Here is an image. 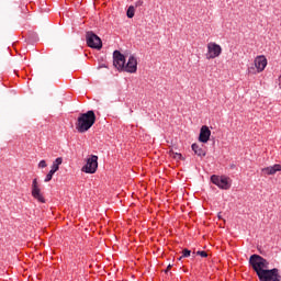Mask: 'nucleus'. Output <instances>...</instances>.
I'll return each mask as SVG.
<instances>
[{"mask_svg": "<svg viewBox=\"0 0 281 281\" xmlns=\"http://www.w3.org/2000/svg\"><path fill=\"white\" fill-rule=\"evenodd\" d=\"M249 265L257 273L259 281H281L280 270L278 268L269 269V262L260 255H251Z\"/></svg>", "mask_w": 281, "mask_h": 281, "instance_id": "f257e3e1", "label": "nucleus"}, {"mask_svg": "<svg viewBox=\"0 0 281 281\" xmlns=\"http://www.w3.org/2000/svg\"><path fill=\"white\" fill-rule=\"evenodd\" d=\"M93 124H95V112L93 110H89L86 113L79 114L75 126L78 133H87Z\"/></svg>", "mask_w": 281, "mask_h": 281, "instance_id": "f03ea898", "label": "nucleus"}, {"mask_svg": "<svg viewBox=\"0 0 281 281\" xmlns=\"http://www.w3.org/2000/svg\"><path fill=\"white\" fill-rule=\"evenodd\" d=\"M229 181L232 180L227 176H211V182L214 186H217L220 190H229V188H232V183Z\"/></svg>", "mask_w": 281, "mask_h": 281, "instance_id": "7ed1b4c3", "label": "nucleus"}, {"mask_svg": "<svg viewBox=\"0 0 281 281\" xmlns=\"http://www.w3.org/2000/svg\"><path fill=\"white\" fill-rule=\"evenodd\" d=\"M98 171V156L91 155L87 158L86 165L81 168V172H86V175H95Z\"/></svg>", "mask_w": 281, "mask_h": 281, "instance_id": "20e7f679", "label": "nucleus"}, {"mask_svg": "<svg viewBox=\"0 0 281 281\" xmlns=\"http://www.w3.org/2000/svg\"><path fill=\"white\" fill-rule=\"evenodd\" d=\"M31 194L35 201L38 203H46L45 195H43V191H41V184H38V179L35 178L31 184Z\"/></svg>", "mask_w": 281, "mask_h": 281, "instance_id": "39448f33", "label": "nucleus"}, {"mask_svg": "<svg viewBox=\"0 0 281 281\" xmlns=\"http://www.w3.org/2000/svg\"><path fill=\"white\" fill-rule=\"evenodd\" d=\"M86 41L88 47H91V49H100L102 47V40L100 36L93 33V31L86 33Z\"/></svg>", "mask_w": 281, "mask_h": 281, "instance_id": "423d86ee", "label": "nucleus"}, {"mask_svg": "<svg viewBox=\"0 0 281 281\" xmlns=\"http://www.w3.org/2000/svg\"><path fill=\"white\" fill-rule=\"evenodd\" d=\"M206 47H207V53H206L207 60H214V58H218V56L223 54V47H221V45L216 44L215 42L209 43Z\"/></svg>", "mask_w": 281, "mask_h": 281, "instance_id": "0eeeda50", "label": "nucleus"}, {"mask_svg": "<svg viewBox=\"0 0 281 281\" xmlns=\"http://www.w3.org/2000/svg\"><path fill=\"white\" fill-rule=\"evenodd\" d=\"M113 65L117 71H123L124 65H126V57L122 52L114 50L113 52Z\"/></svg>", "mask_w": 281, "mask_h": 281, "instance_id": "6e6552de", "label": "nucleus"}, {"mask_svg": "<svg viewBox=\"0 0 281 281\" xmlns=\"http://www.w3.org/2000/svg\"><path fill=\"white\" fill-rule=\"evenodd\" d=\"M122 71H126L127 74H137V58L131 55Z\"/></svg>", "mask_w": 281, "mask_h": 281, "instance_id": "1a4fd4ad", "label": "nucleus"}, {"mask_svg": "<svg viewBox=\"0 0 281 281\" xmlns=\"http://www.w3.org/2000/svg\"><path fill=\"white\" fill-rule=\"evenodd\" d=\"M255 67L257 74H262V70L267 68V57L265 55H259L255 58Z\"/></svg>", "mask_w": 281, "mask_h": 281, "instance_id": "9d476101", "label": "nucleus"}, {"mask_svg": "<svg viewBox=\"0 0 281 281\" xmlns=\"http://www.w3.org/2000/svg\"><path fill=\"white\" fill-rule=\"evenodd\" d=\"M211 135L212 131H210V127L203 125L200 130L199 142H201L202 144H207V142H210Z\"/></svg>", "mask_w": 281, "mask_h": 281, "instance_id": "9b49d317", "label": "nucleus"}, {"mask_svg": "<svg viewBox=\"0 0 281 281\" xmlns=\"http://www.w3.org/2000/svg\"><path fill=\"white\" fill-rule=\"evenodd\" d=\"M276 172H281V164H276L270 167H265L261 169V175L263 177H269L271 175H276Z\"/></svg>", "mask_w": 281, "mask_h": 281, "instance_id": "f8f14e48", "label": "nucleus"}, {"mask_svg": "<svg viewBox=\"0 0 281 281\" xmlns=\"http://www.w3.org/2000/svg\"><path fill=\"white\" fill-rule=\"evenodd\" d=\"M193 153L198 155V157H205L206 153L201 146H199L196 143L192 144L191 146Z\"/></svg>", "mask_w": 281, "mask_h": 281, "instance_id": "ddd939ff", "label": "nucleus"}, {"mask_svg": "<svg viewBox=\"0 0 281 281\" xmlns=\"http://www.w3.org/2000/svg\"><path fill=\"white\" fill-rule=\"evenodd\" d=\"M63 165V157H58L53 161L52 169L57 171L60 170V166Z\"/></svg>", "mask_w": 281, "mask_h": 281, "instance_id": "4468645a", "label": "nucleus"}, {"mask_svg": "<svg viewBox=\"0 0 281 281\" xmlns=\"http://www.w3.org/2000/svg\"><path fill=\"white\" fill-rule=\"evenodd\" d=\"M169 155H170V157H172L173 159H178V160H181V159H183V156L181 155V154H179V153H175V150H169Z\"/></svg>", "mask_w": 281, "mask_h": 281, "instance_id": "2eb2a0df", "label": "nucleus"}, {"mask_svg": "<svg viewBox=\"0 0 281 281\" xmlns=\"http://www.w3.org/2000/svg\"><path fill=\"white\" fill-rule=\"evenodd\" d=\"M126 14L127 19H133L135 16V7H128Z\"/></svg>", "mask_w": 281, "mask_h": 281, "instance_id": "dca6fc26", "label": "nucleus"}, {"mask_svg": "<svg viewBox=\"0 0 281 281\" xmlns=\"http://www.w3.org/2000/svg\"><path fill=\"white\" fill-rule=\"evenodd\" d=\"M191 254H192V251H190V249L184 248V249L182 250V256L179 257V260H181V258H190V255H191Z\"/></svg>", "mask_w": 281, "mask_h": 281, "instance_id": "f3484780", "label": "nucleus"}, {"mask_svg": "<svg viewBox=\"0 0 281 281\" xmlns=\"http://www.w3.org/2000/svg\"><path fill=\"white\" fill-rule=\"evenodd\" d=\"M196 256H201V258H207V251L205 250H198Z\"/></svg>", "mask_w": 281, "mask_h": 281, "instance_id": "a211bd4d", "label": "nucleus"}, {"mask_svg": "<svg viewBox=\"0 0 281 281\" xmlns=\"http://www.w3.org/2000/svg\"><path fill=\"white\" fill-rule=\"evenodd\" d=\"M248 74H251L254 76V75L258 74V69H256V67H249Z\"/></svg>", "mask_w": 281, "mask_h": 281, "instance_id": "6ab92c4d", "label": "nucleus"}, {"mask_svg": "<svg viewBox=\"0 0 281 281\" xmlns=\"http://www.w3.org/2000/svg\"><path fill=\"white\" fill-rule=\"evenodd\" d=\"M52 179H54V176L47 173L44 181H45V183H49V181H52Z\"/></svg>", "mask_w": 281, "mask_h": 281, "instance_id": "aec40b11", "label": "nucleus"}, {"mask_svg": "<svg viewBox=\"0 0 281 281\" xmlns=\"http://www.w3.org/2000/svg\"><path fill=\"white\" fill-rule=\"evenodd\" d=\"M38 168H47V161L41 160L38 164Z\"/></svg>", "mask_w": 281, "mask_h": 281, "instance_id": "412c9836", "label": "nucleus"}, {"mask_svg": "<svg viewBox=\"0 0 281 281\" xmlns=\"http://www.w3.org/2000/svg\"><path fill=\"white\" fill-rule=\"evenodd\" d=\"M56 172H57V171H56L55 169H50L49 172H48V175H50V177H54V175H56Z\"/></svg>", "mask_w": 281, "mask_h": 281, "instance_id": "4be33fe9", "label": "nucleus"}, {"mask_svg": "<svg viewBox=\"0 0 281 281\" xmlns=\"http://www.w3.org/2000/svg\"><path fill=\"white\" fill-rule=\"evenodd\" d=\"M170 269H172V265H169L166 270H165V273H169L170 272Z\"/></svg>", "mask_w": 281, "mask_h": 281, "instance_id": "5701e85b", "label": "nucleus"}, {"mask_svg": "<svg viewBox=\"0 0 281 281\" xmlns=\"http://www.w3.org/2000/svg\"><path fill=\"white\" fill-rule=\"evenodd\" d=\"M278 85H279V89H281V75L278 78Z\"/></svg>", "mask_w": 281, "mask_h": 281, "instance_id": "b1692460", "label": "nucleus"}, {"mask_svg": "<svg viewBox=\"0 0 281 281\" xmlns=\"http://www.w3.org/2000/svg\"><path fill=\"white\" fill-rule=\"evenodd\" d=\"M136 5H144V1L138 0V1L136 2Z\"/></svg>", "mask_w": 281, "mask_h": 281, "instance_id": "393cba45", "label": "nucleus"}, {"mask_svg": "<svg viewBox=\"0 0 281 281\" xmlns=\"http://www.w3.org/2000/svg\"><path fill=\"white\" fill-rule=\"evenodd\" d=\"M236 168V165H231V169L234 170Z\"/></svg>", "mask_w": 281, "mask_h": 281, "instance_id": "a878e982", "label": "nucleus"}]
</instances>
